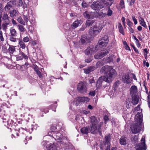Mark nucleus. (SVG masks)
<instances>
[{"mask_svg":"<svg viewBox=\"0 0 150 150\" xmlns=\"http://www.w3.org/2000/svg\"><path fill=\"white\" fill-rule=\"evenodd\" d=\"M136 114L135 118V124L132 125L131 127V129L132 132L136 134L139 132L141 130V126L143 121V115L142 113V109H140V106L138 105L133 110V112L138 111Z\"/></svg>","mask_w":150,"mask_h":150,"instance_id":"obj_1","label":"nucleus"},{"mask_svg":"<svg viewBox=\"0 0 150 150\" xmlns=\"http://www.w3.org/2000/svg\"><path fill=\"white\" fill-rule=\"evenodd\" d=\"M91 124V127H89V132H91L92 133H96L99 132V129L100 128V125L103 123V122H101L100 125H98V122L95 117L94 116H92L90 118Z\"/></svg>","mask_w":150,"mask_h":150,"instance_id":"obj_2","label":"nucleus"},{"mask_svg":"<svg viewBox=\"0 0 150 150\" xmlns=\"http://www.w3.org/2000/svg\"><path fill=\"white\" fill-rule=\"evenodd\" d=\"M112 74L111 75H110L107 76H103L100 77L97 81L96 86L99 87L101 85L102 82L103 81H105L108 83L111 82L115 76L116 72L115 71L112 69L111 70Z\"/></svg>","mask_w":150,"mask_h":150,"instance_id":"obj_3","label":"nucleus"},{"mask_svg":"<svg viewBox=\"0 0 150 150\" xmlns=\"http://www.w3.org/2000/svg\"><path fill=\"white\" fill-rule=\"evenodd\" d=\"M48 135L52 136L57 142H60L61 144H62L64 142H66V140L64 138H62V134L58 132H54L52 130L50 131L48 133Z\"/></svg>","mask_w":150,"mask_h":150,"instance_id":"obj_4","label":"nucleus"},{"mask_svg":"<svg viewBox=\"0 0 150 150\" xmlns=\"http://www.w3.org/2000/svg\"><path fill=\"white\" fill-rule=\"evenodd\" d=\"M93 27L91 28L89 30V33L90 35L93 36L99 33L102 29L101 27L98 26L97 25H93Z\"/></svg>","mask_w":150,"mask_h":150,"instance_id":"obj_5","label":"nucleus"},{"mask_svg":"<svg viewBox=\"0 0 150 150\" xmlns=\"http://www.w3.org/2000/svg\"><path fill=\"white\" fill-rule=\"evenodd\" d=\"M89 99L88 98L84 97H80L76 98L73 102V105H76L80 102H87L89 101Z\"/></svg>","mask_w":150,"mask_h":150,"instance_id":"obj_6","label":"nucleus"},{"mask_svg":"<svg viewBox=\"0 0 150 150\" xmlns=\"http://www.w3.org/2000/svg\"><path fill=\"white\" fill-rule=\"evenodd\" d=\"M112 0H104L103 1V3H104L105 5L109 7V9L107 12V15L108 16H110L112 13V11L110 9V7L112 5L113 2Z\"/></svg>","mask_w":150,"mask_h":150,"instance_id":"obj_7","label":"nucleus"},{"mask_svg":"<svg viewBox=\"0 0 150 150\" xmlns=\"http://www.w3.org/2000/svg\"><path fill=\"white\" fill-rule=\"evenodd\" d=\"M77 89L81 93L86 92L87 91L86 84L85 82H81L78 83Z\"/></svg>","mask_w":150,"mask_h":150,"instance_id":"obj_8","label":"nucleus"},{"mask_svg":"<svg viewBox=\"0 0 150 150\" xmlns=\"http://www.w3.org/2000/svg\"><path fill=\"white\" fill-rule=\"evenodd\" d=\"M112 69L115 71L112 68L108 66H105L102 67L100 70V71L104 73H108V74L105 76H109L110 75H111L112 74V73L111 71Z\"/></svg>","mask_w":150,"mask_h":150,"instance_id":"obj_9","label":"nucleus"},{"mask_svg":"<svg viewBox=\"0 0 150 150\" xmlns=\"http://www.w3.org/2000/svg\"><path fill=\"white\" fill-rule=\"evenodd\" d=\"M142 143L139 144L138 147L136 148V150H146L147 147L146 145L145 139L142 137L141 139Z\"/></svg>","mask_w":150,"mask_h":150,"instance_id":"obj_10","label":"nucleus"},{"mask_svg":"<svg viewBox=\"0 0 150 150\" xmlns=\"http://www.w3.org/2000/svg\"><path fill=\"white\" fill-rule=\"evenodd\" d=\"M108 52V50H101V51L95 54L94 57L97 59H101Z\"/></svg>","mask_w":150,"mask_h":150,"instance_id":"obj_11","label":"nucleus"},{"mask_svg":"<svg viewBox=\"0 0 150 150\" xmlns=\"http://www.w3.org/2000/svg\"><path fill=\"white\" fill-rule=\"evenodd\" d=\"M123 81L126 83H131V80L130 78L129 75L128 74L123 75L122 77Z\"/></svg>","mask_w":150,"mask_h":150,"instance_id":"obj_12","label":"nucleus"},{"mask_svg":"<svg viewBox=\"0 0 150 150\" xmlns=\"http://www.w3.org/2000/svg\"><path fill=\"white\" fill-rule=\"evenodd\" d=\"M110 134L106 136L105 137V143L107 144V148L105 149V150H110Z\"/></svg>","mask_w":150,"mask_h":150,"instance_id":"obj_13","label":"nucleus"},{"mask_svg":"<svg viewBox=\"0 0 150 150\" xmlns=\"http://www.w3.org/2000/svg\"><path fill=\"white\" fill-rule=\"evenodd\" d=\"M83 16L85 17L88 19H92L94 16V14L93 12H89L86 11L83 13Z\"/></svg>","mask_w":150,"mask_h":150,"instance_id":"obj_14","label":"nucleus"},{"mask_svg":"<svg viewBox=\"0 0 150 150\" xmlns=\"http://www.w3.org/2000/svg\"><path fill=\"white\" fill-rule=\"evenodd\" d=\"M94 49L93 47H90L88 48L85 51V54L87 55H91L94 53Z\"/></svg>","mask_w":150,"mask_h":150,"instance_id":"obj_15","label":"nucleus"},{"mask_svg":"<svg viewBox=\"0 0 150 150\" xmlns=\"http://www.w3.org/2000/svg\"><path fill=\"white\" fill-rule=\"evenodd\" d=\"M16 4L15 2L14 1L9 2L4 7V9L6 11L9 10L11 8Z\"/></svg>","mask_w":150,"mask_h":150,"instance_id":"obj_16","label":"nucleus"},{"mask_svg":"<svg viewBox=\"0 0 150 150\" xmlns=\"http://www.w3.org/2000/svg\"><path fill=\"white\" fill-rule=\"evenodd\" d=\"M20 56H18L16 57L17 60H21L23 58L25 59H27L28 58V56L22 52H20Z\"/></svg>","mask_w":150,"mask_h":150,"instance_id":"obj_17","label":"nucleus"},{"mask_svg":"<svg viewBox=\"0 0 150 150\" xmlns=\"http://www.w3.org/2000/svg\"><path fill=\"white\" fill-rule=\"evenodd\" d=\"M59 148L57 147L54 144L48 145L47 146V150H58Z\"/></svg>","mask_w":150,"mask_h":150,"instance_id":"obj_18","label":"nucleus"},{"mask_svg":"<svg viewBox=\"0 0 150 150\" xmlns=\"http://www.w3.org/2000/svg\"><path fill=\"white\" fill-rule=\"evenodd\" d=\"M137 88L136 86H134L131 87L130 89V93L132 96H135V94L137 92Z\"/></svg>","mask_w":150,"mask_h":150,"instance_id":"obj_19","label":"nucleus"},{"mask_svg":"<svg viewBox=\"0 0 150 150\" xmlns=\"http://www.w3.org/2000/svg\"><path fill=\"white\" fill-rule=\"evenodd\" d=\"M117 8L118 10H120L125 8V3L123 0L120 1L119 4L117 6Z\"/></svg>","mask_w":150,"mask_h":150,"instance_id":"obj_20","label":"nucleus"},{"mask_svg":"<svg viewBox=\"0 0 150 150\" xmlns=\"http://www.w3.org/2000/svg\"><path fill=\"white\" fill-rule=\"evenodd\" d=\"M96 69L94 66L90 67H89L84 69V72L86 74H88L90 72L94 71Z\"/></svg>","mask_w":150,"mask_h":150,"instance_id":"obj_21","label":"nucleus"},{"mask_svg":"<svg viewBox=\"0 0 150 150\" xmlns=\"http://www.w3.org/2000/svg\"><path fill=\"white\" fill-rule=\"evenodd\" d=\"M18 4L19 6H22L23 9L27 8L28 5L25 2H23L22 0H18Z\"/></svg>","mask_w":150,"mask_h":150,"instance_id":"obj_22","label":"nucleus"},{"mask_svg":"<svg viewBox=\"0 0 150 150\" xmlns=\"http://www.w3.org/2000/svg\"><path fill=\"white\" fill-rule=\"evenodd\" d=\"M132 103L134 105L137 104L139 102V100L136 96H132Z\"/></svg>","mask_w":150,"mask_h":150,"instance_id":"obj_23","label":"nucleus"},{"mask_svg":"<svg viewBox=\"0 0 150 150\" xmlns=\"http://www.w3.org/2000/svg\"><path fill=\"white\" fill-rule=\"evenodd\" d=\"M81 132L83 134H87L89 132V127H83L81 129Z\"/></svg>","mask_w":150,"mask_h":150,"instance_id":"obj_24","label":"nucleus"},{"mask_svg":"<svg viewBox=\"0 0 150 150\" xmlns=\"http://www.w3.org/2000/svg\"><path fill=\"white\" fill-rule=\"evenodd\" d=\"M127 138L124 137H122L120 138V142L121 145H125L127 144Z\"/></svg>","mask_w":150,"mask_h":150,"instance_id":"obj_25","label":"nucleus"},{"mask_svg":"<svg viewBox=\"0 0 150 150\" xmlns=\"http://www.w3.org/2000/svg\"><path fill=\"white\" fill-rule=\"evenodd\" d=\"M139 22L140 25L143 26L144 27L146 28L147 26L146 25L144 19L140 17L139 18Z\"/></svg>","mask_w":150,"mask_h":150,"instance_id":"obj_26","label":"nucleus"},{"mask_svg":"<svg viewBox=\"0 0 150 150\" xmlns=\"http://www.w3.org/2000/svg\"><path fill=\"white\" fill-rule=\"evenodd\" d=\"M18 44L20 48L23 49H24L26 47L25 45L21 40H19Z\"/></svg>","mask_w":150,"mask_h":150,"instance_id":"obj_27","label":"nucleus"},{"mask_svg":"<svg viewBox=\"0 0 150 150\" xmlns=\"http://www.w3.org/2000/svg\"><path fill=\"white\" fill-rule=\"evenodd\" d=\"M118 27L120 32L123 35L125 34V33L123 30V28L120 23H119L118 24Z\"/></svg>","mask_w":150,"mask_h":150,"instance_id":"obj_28","label":"nucleus"},{"mask_svg":"<svg viewBox=\"0 0 150 150\" xmlns=\"http://www.w3.org/2000/svg\"><path fill=\"white\" fill-rule=\"evenodd\" d=\"M10 30L11 36H12L14 37L16 36V32L15 29H14L13 28H11Z\"/></svg>","mask_w":150,"mask_h":150,"instance_id":"obj_29","label":"nucleus"},{"mask_svg":"<svg viewBox=\"0 0 150 150\" xmlns=\"http://www.w3.org/2000/svg\"><path fill=\"white\" fill-rule=\"evenodd\" d=\"M79 24V23L78 21H75L72 24V25L71 27L73 29H75V28L78 27Z\"/></svg>","mask_w":150,"mask_h":150,"instance_id":"obj_30","label":"nucleus"},{"mask_svg":"<svg viewBox=\"0 0 150 150\" xmlns=\"http://www.w3.org/2000/svg\"><path fill=\"white\" fill-rule=\"evenodd\" d=\"M88 40L86 36H83L81 37V39L80 40L82 44H84Z\"/></svg>","mask_w":150,"mask_h":150,"instance_id":"obj_31","label":"nucleus"},{"mask_svg":"<svg viewBox=\"0 0 150 150\" xmlns=\"http://www.w3.org/2000/svg\"><path fill=\"white\" fill-rule=\"evenodd\" d=\"M19 132L20 133V134H25V135L28 134V133L25 130L21 128L19 130Z\"/></svg>","mask_w":150,"mask_h":150,"instance_id":"obj_32","label":"nucleus"},{"mask_svg":"<svg viewBox=\"0 0 150 150\" xmlns=\"http://www.w3.org/2000/svg\"><path fill=\"white\" fill-rule=\"evenodd\" d=\"M126 106L127 108H129L131 106V99H128L126 100Z\"/></svg>","mask_w":150,"mask_h":150,"instance_id":"obj_33","label":"nucleus"},{"mask_svg":"<svg viewBox=\"0 0 150 150\" xmlns=\"http://www.w3.org/2000/svg\"><path fill=\"white\" fill-rule=\"evenodd\" d=\"M108 43H106L104 40H102L99 42V47L100 48L103 47H104L107 45Z\"/></svg>","mask_w":150,"mask_h":150,"instance_id":"obj_34","label":"nucleus"},{"mask_svg":"<svg viewBox=\"0 0 150 150\" xmlns=\"http://www.w3.org/2000/svg\"><path fill=\"white\" fill-rule=\"evenodd\" d=\"M15 50V47L13 46H10L8 48V51L11 54H13Z\"/></svg>","mask_w":150,"mask_h":150,"instance_id":"obj_35","label":"nucleus"},{"mask_svg":"<svg viewBox=\"0 0 150 150\" xmlns=\"http://www.w3.org/2000/svg\"><path fill=\"white\" fill-rule=\"evenodd\" d=\"M17 21L19 23H20L21 24L23 25H25V22L24 21V20L21 17H19L18 18Z\"/></svg>","mask_w":150,"mask_h":150,"instance_id":"obj_36","label":"nucleus"},{"mask_svg":"<svg viewBox=\"0 0 150 150\" xmlns=\"http://www.w3.org/2000/svg\"><path fill=\"white\" fill-rule=\"evenodd\" d=\"M133 39L135 40V42L137 46L138 47H139L141 45L139 43L138 40L136 38L135 36H133Z\"/></svg>","mask_w":150,"mask_h":150,"instance_id":"obj_37","label":"nucleus"},{"mask_svg":"<svg viewBox=\"0 0 150 150\" xmlns=\"http://www.w3.org/2000/svg\"><path fill=\"white\" fill-rule=\"evenodd\" d=\"M23 16L24 21L25 22V23H27L29 21V17H28L27 15H24V14H23Z\"/></svg>","mask_w":150,"mask_h":150,"instance_id":"obj_38","label":"nucleus"},{"mask_svg":"<svg viewBox=\"0 0 150 150\" xmlns=\"http://www.w3.org/2000/svg\"><path fill=\"white\" fill-rule=\"evenodd\" d=\"M64 28L65 30L68 31L70 28V26L69 24L67 23L65 24L64 26Z\"/></svg>","mask_w":150,"mask_h":150,"instance_id":"obj_39","label":"nucleus"},{"mask_svg":"<svg viewBox=\"0 0 150 150\" xmlns=\"http://www.w3.org/2000/svg\"><path fill=\"white\" fill-rule=\"evenodd\" d=\"M18 29L20 31L24 32L25 31V29L24 27L22 25H18Z\"/></svg>","mask_w":150,"mask_h":150,"instance_id":"obj_40","label":"nucleus"},{"mask_svg":"<svg viewBox=\"0 0 150 150\" xmlns=\"http://www.w3.org/2000/svg\"><path fill=\"white\" fill-rule=\"evenodd\" d=\"M10 16L11 17H13L15 16L17 14V11L16 10H13L10 11Z\"/></svg>","mask_w":150,"mask_h":150,"instance_id":"obj_41","label":"nucleus"},{"mask_svg":"<svg viewBox=\"0 0 150 150\" xmlns=\"http://www.w3.org/2000/svg\"><path fill=\"white\" fill-rule=\"evenodd\" d=\"M102 40H104V41L106 43H108L109 41L108 37L107 35L104 36Z\"/></svg>","mask_w":150,"mask_h":150,"instance_id":"obj_42","label":"nucleus"},{"mask_svg":"<svg viewBox=\"0 0 150 150\" xmlns=\"http://www.w3.org/2000/svg\"><path fill=\"white\" fill-rule=\"evenodd\" d=\"M93 23H94V22L93 21L88 20L86 21V25L87 26H90L92 25Z\"/></svg>","mask_w":150,"mask_h":150,"instance_id":"obj_43","label":"nucleus"},{"mask_svg":"<svg viewBox=\"0 0 150 150\" xmlns=\"http://www.w3.org/2000/svg\"><path fill=\"white\" fill-rule=\"evenodd\" d=\"M150 90L149 92V95L148 96L147 98V100L148 105L149 107L150 108Z\"/></svg>","mask_w":150,"mask_h":150,"instance_id":"obj_44","label":"nucleus"},{"mask_svg":"<svg viewBox=\"0 0 150 150\" xmlns=\"http://www.w3.org/2000/svg\"><path fill=\"white\" fill-rule=\"evenodd\" d=\"M138 136H134L133 138L132 141L136 143L138 141Z\"/></svg>","mask_w":150,"mask_h":150,"instance_id":"obj_45","label":"nucleus"},{"mask_svg":"<svg viewBox=\"0 0 150 150\" xmlns=\"http://www.w3.org/2000/svg\"><path fill=\"white\" fill-rule=\"evenodd\" d=\"M93 59V57H90L89 58H86L85 60L86 62L88 63L91 62Z\"/></svg>","mask_w":150,"mask_h":150,"instance_id":"obj_46","label":"nucleus"},{"mask_svg":"<svg viewBox=\"0 0 150 150\" xmlns=\"http://www.w3.org/2000/svg\"><path fill=\"white\" fill-rule=\"evenodd\" d=\"M8 15L7 13H4V14L2 19L4 20H8Z\"/></svg>","mask_w":150,"mask_h":150,"instance_id":"obj_47","label":"nucleus"},{"mask_svg":"<svg viewBox=\"0 0 150 150\" xmlns=\"http://www.w3.org/2000/svg\"><path fill=\"white\" fill-rule=\"evenodd\" d=\"M127 25L130 27L132 25V23L129 20V19H127L126 20Z\"/></svg>","mask_w":150,"mask_h":150,"instance_id":"obj_48","label":"nucleus"},{"mask_svg":"<svg viewBox=\"0 0 150 150\" xmlns=\"http://www.w3.org/2000/svg\"><path fill=\"white\" fill-rule=\"evenodd\" d=\"M23 40L24 42H27L29 41L30 39L28 36H26L23 38Z\"/></svg>","mask_w":150,"mask_h":150,"instance_id":"obj_49","label":"nucleus"},{"mask_svg":"<svg viewBox=\"0 0 150 150\" xmlns=\"http://www.w3.org/2000/svg\"><path fill=\"white\" fill-rule=\"evenodd\" d=\"M12 36H11L10 38V40L12 42H15L16 41V38L13 37Z\"/></svg>","mask_w":150,"mask_h":150,"instance_id":"obj_50","label":"nucleus"},{"mask_svg":"<svg viewBox=\"0 0 150 150\" xmlns=\"http://www.w3.org/2000/svg\"><path fill=\"white\" fill-rule=\"evenodd\" d=\"M30 23L33 25L35 23V19L34 18H32L30 20Z\"/></svg>","mask_w":150,"mask_h":150,"instance_id":"obj_51","label":"nucleus"},{"mask_svg":"<svg viewBox=\"0 0 150 150\" xmlns=\"http://www.w3.org/2000/svg\"><path fill=\"white\" fill-rule=\"evenodd\" d=\"M132 19L134 22V24L136 25L137 23V19L135 18L134 16H132Z\"/></svg>","mask_w":150,"mask_h":150,"instance_id":"obj_52","label":"nucleus"},{"mask_svg":"<svg viewBox=\"0 0 150 150\" xmlns=\"http://www.w3.org/2000/svg\"><path fill=\"white\" fill-rule=\"evenodd\" d=\"M0 40L1 41H4V38L3 36L2 32L1 31H0Z\"/></svg>","mask_w":150,"mask_h":150,"instance_id":"obj_53","label":"nucleus"},{"mask_svg":"<svg viewBox=\"0 0 150 150\" xmlns=\"http://www.w3.org/2000/svg\"><path fill=\"white\" fill-rule=\"evenodd\" d=\"M82 6L84 8H85L87 6V4L85 2L83 1V2L82 4Z\"/></svg>","mask_w":150,"mask_h":150,"instance_id":"obj_54","label":"nucleus"},{"mask_svg":"<svg viewBox=\"0 0 150 150\" xmlns=\"http://www.w3.org/2000/svg\"><path fill=\"white\" fill-rule=\"evenodd\" d=\"M36 73L40 77H42V75L40 71H37Z\"/></svg>","mask_w":150,"mask_h":150,"instance_id":"obj_55","label":"nucleus"},{"mask_svg":"<svg viewBox=\"0 0 150 150\" xmlns=\"http://www.w3.org/2000/svg\"><path fill=\"white\" fill-rule=\"evenodd\" d=\"M144 65L146 66L147 67H148L149 66V64L148 62H146L145 61H144Z\"/></svg>","mask_w":150,"mask_h":150,"instance_id":"obj_56","label":"nucleus"},{"mask_svg":"<svg viewBox=\"0 0 150 150\" xmlns=\"http://www.w3.org/2000/svg\"><path fill=\"white\" fill-rule=\"evenodd\" d=\"M90 95H91V96H93L95 95V91H93L92 92H91L89 93Z\"/></svg>","mask_w":150,"mask_h":150,"instance_id":"obj_57","label":"nucleus"},{"mask_svg":"<svg viewBox=\"0 0 150 150\" xmlns=\"http://www.w3.org/2000/svg\"><path fill=\"white\" fill-rule=\"evenodd\" d=\"M125 49L128 50H130V48L129 46L127 45V44H126V45L125 46Z\"/></svg>","mask_w":150,"mask_h":150,"instance_id":"obj_58","label":"nucleus"},{"mask_svg":"<svg viewBox=\"0 0 150 150\" xmlns=\"http://www.w3.org/2000/svg\"><path fill=\"white\" fill-rule=\"evenodd\" d=\"M132 47H133L134 50L137 52L138 53V50L134 45H132Z\"/></svg>","mask_w":150,"mask_h":150,"instance_id":"obj_59","label":"nucleus"},{"mask_svg":"<svg viewBox=\"0 0 150 150\" xmlns=\"http://www.w3.org/2000/svg\"><path fill=\"white\" fill-rule=\"evenodd\" d=\"M132 77L133 78L134 80H136L137 81V79L136 78V76H135V75H134L133 74H132Z\"/></svg>","mask_w":150,"mask_h":150,"instance_id":"obj_60","label":"nucleus"},{"mask_svg":"<svg viewBox=\"0 0 150 150\" xmlns=\"http://www.w3.org/2000/svg\"><path fill=\"white\" fill-rule=\"evenodd\" d=\"M104 119L105 120V122H106L108 120V118L107 116L105 115L104 117Z\"/></svg>","mask_w":150,"mask_h":150,"instance_id":"obj_61","label":"nucleus"},{"mask_svg":"<svg viewBox=\"0 0 150 150\" xmlns=\"http://www.w3.org/2000/svg\"><path fill=\"white\" fill-rule=\"evenodd\" d=\"M137 29L139 31H141L142 29V27L140 26H139L137 27Z\"/></svg>","mask_w":150,"mask_h":150,"instance_id":"obj_62","label":"nucleus"},{"mask_svg":"<svg viewBox=\"0 0 150 150\" xmlns=\"http://www.w3.org/2000/svg\"><path fill=\"white\" fill-rule=\"evenodd\" d=\"M87 108H88V109H91H91H92L93 108L92 107V106L91 105H89L88 106Z\"/></svg>","mask_w":150,"mask_h":150,"instance_id":"obj_63","label":"nucleus"},{"mask_svg":"<svg viewBox=\"0 0 150 150\" xmlns=\"http://www.w3.org/2000/svg\"><path fill=\"white\" fill-rule=\"evenodd\" d=\"M89 81L90 83H92L94 82V81L93 79H92L89 80Z\"/></svg>","mask_w":150,"mask_h":150,"instance_id":"obj_64","label":"nucleus"}]
</instances>
